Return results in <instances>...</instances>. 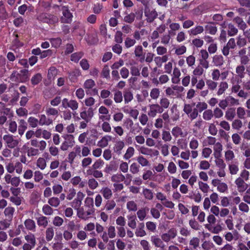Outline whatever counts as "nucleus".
Instances as JSON below:
<instances>
[{"instance_id":"nucleus-1","label":"nucleus","mask_w":250,"mask_h":250,"mask_svg":"<svg viewBox=\"0 0 250 250\" xmlns=\"http://www.w3.org/2000/svg\"><path fill=\"white\" fill-rule=\"evenodd\" d=\"M183 86L178 85H171L167 87L166 90V94L173 98H179L181 96L182 93L184 91Z\"/></svg>"},{"instance_id":"nucleus-2","label":"nucleus","mask_w":250,"mask_h":250,"mask_svg":"<svg viewBox=\"0 0 250 250\" xmlns=\"http://www.w3.org/2000/svg\"><path fill=\"white\" fill-rule=\"evenodd\" d=\"M139 152L144 155L148 156L151 158L158 157L159 151L155 149L146 147L145 146H135Z\"/></svg>"},{"instance_id":"nucleus-3","label":"nucleus","mask_w":250,"mask_h":250,"mask_svg":"<svg viewBox=\"0 0 250 250\" xmlns=\"http://www.w3.org/2000/svg\"><path fill=\"white\" fill-rule=\"evenodd\" d=\"M2 138L5 146L9 148H14L19 145V140L15 139L13 135L5 134L3 136Z\"/></svg>"},{"instance_id":"nucleus-4","label":"nucleus","mask_w":250,"mask_h":250,"mask_svg":"<svg viewBox=\"0 0 250 250\" xmlns=\"http://www.w3.org/2000/svg\"><path fill=\"white\" fill-rule=\"evenodd\" d=\"M21 74H20L17 71L13 72L10 76V79L16 82H24L28 78L27 76L28 70L26 69L22 70L21 71Z\"/></svg>"},{"instance_id":"nucleus-5","label":"nucleus","mask_w":250,"mask_h":250,"mask_svg":"<svg viewBox=\"0 0 250 250\" xmlns=\"http://www.w3.org/2000/svg\"><path fill=\"white\" fill-rule=\"evenodd\" d=\"M62 107L65 109L69 108L72 111H75L79 108V103L76 100H69L67 98H64L62 100Z\"/></svg>"},{"instance_id":"nucleus-6","label":"nucleus","mask_w":250,"mask_h":250,"mask_svg":"<svg viewBox=\"0 0 250 250\" xmlns=\"http://www.w3.org/2000/svg\"><path fill=\"white\" fill-rule=\"evenodd\" d=\"M94 213V212L83 207L77 211L78 217L85 221L87 220Z\"/></svg>"},{"instance_id":"nucleus-7","label":"nucleus","mask_w":250,"mask_h":250,"mask_svg":"<svg viewBox=\"0 0 250 250\" xmlns=\"http://www.w3.org/2000/svg\"><path fill=\"white\" fill-rule=\"evenodd\" d=\"M183 111L191 120L195 119L198 117V112L197 109L193 108L192 106L190 104H185Z\"/></svg>"},{"instance_id":"nucleus-8","label":"nucleus","mask_w":250,"mask_h":250,"mask_svg":"<svg viewBox=\"0 0 250 250\" xmlns=\"http://www.w3.org/2000/svg\"><path fill=\"white\" fill-rule=\"evenodd\" d=\"M38 19L44 22L53 24L58 21V18L47 13H42L38 16Z\"/></svg>"},{"instance_id":"nucleus-9","label":"nucleus","mask_w":250,"mask_h":250,"mask_svg":"<svg viewBox=\"0 0 250 250\" xmlns=\"http://www.w3.org/2000/svg\"><path fill=\"white\" fill-rule=\"evenodd\" d=\"M62 16L61 21L62 23H70L72 21L73 15L67 7L63 6L62 9Z\"/></svg>"},{"instance_id":"nucleus-10","label":"nucleus","mask_w":250,"mask_h":250,"mask_svg":"<svg viewBox=\"0 0 250 250\" xmlns=\"http://www.w3.org/2000/svg\"><path fill=\"white\" fill-rule=\"evenodd\" d=\"M177 235V231L176 229L171 228L167 232L161 235V238L165 242L167 243L175 238Z\"/></svg>"},{"instance_id":"nucleus-11","label":"nucleus","mask_w":250,"mask_h":250,"mask_svg":"<svg viewBox=\"0 0 250 250\" xmlns=\"http://www.w3.org/2000/svg\"><path fill=\"white\" fill-rule=\"evenodd\" d=\"M164 109L158 104H151L149 105L148 116L150 117H155L157 113H161Z\"/></svg>"},{"instance_id":"nucleus-12","label":"nucleus","mask_w":250,"mask_h":250,"mask_svg":"<svg viewBox=\"0 0 250 250\" xmlns=\"http://www.w3.org/2000/svg\"><path fill=\"white\" fill-rule=\"evenodd\" d=\"M49 154L47 152L42 154V157H39L36 161L37 167L41 170L44 169L47 166V159H48Z\"/></svg>"},{"instance_id":"nucleus-13","label":"nucleus","mask_w":250,"mask_h":250,"mask_svg":"<svg viewBox=\"0 0 250 250\" xmlns=\"http://www.w3.org/2000/svg\"><path fill=\"white\" fill-rule=\"evenodd\" d=\"M80 115L82 119L88 123L90 121L94 116L93 109L92 107H89L87 110H84L80 112Z\"/></svg>"},{"instance_id":"nucleus-14","label":"nucleus","mask_w":250,"mask_h":250,"mask_svg":"<svg viewBox=\"0 0 250 250\" xmlns=\"http://www.w3.org/2000/svg\"><path fill=\"white\" fill-rule=\"evenodd\" d=\"M64 138L68 140L69 142L64 141L61 145L60 148L63 151L67 150L69 147L73 146L74 141V137L71 135H67Z\"/></svg>"},{"instance_id":"nucleus-15","label":"nucleus","mask_w":250,"mask_h":250,"mask_svg":"<svg viewBox=\"0 0 250 250\" xmlns=\"http://www.w3.org/2000/svg\"><path fill=\"white\" fill-rule=\"evenodd\" d=\"M39 125L41 126H49L52 124L53 120L50 117L44 114H41L39 116Z\"/></svg>"},{"instance_id":"nucleus-16","label":"nucleus","mask_w":250,"mask_h":250,"mask_svg":"<svg viewBox=\"0 0 250 250\" xmlns=\"http://www.w3.org/2000/svg\"><path fill=\"white\" fill-rule=\"evenodd\" d=\"M150 240L152 243L155 247L164 249L165 245L162 238H160L157 235H152L150 237Z\"/></svg>"},{"instance_id":"nucleus-17","label":"nucleus","mask_w":250,"mask_h":250,"mask_svg":"<svg viewBox=\"0 0 250 250\" xmlns=\"http://www.w3.org/2000/svg\"><path fill=\"white\" fill-rule=\"evenodd\" d=\"M235 183L238 188V190L240 192H243L248 188V185L240 177L236 179Z\"/></svg>"},{"instance_id":"nucleus-18","label":"nucleus","mask_w":250,"mask_h":250,"mask_svg":"<svg viewBox=\"0 0 250 250\" xmlns=\"http://www.w3.org/2000/svg\"><path fill=\"white\" fill-rule=\"evenodd\" d=\"M112 140V136L108 135H106L103 136L101 140L97 143V146L99 147L104 148L107 146L108 143Z\"/></svg>"},{"instance_id":"nucleus-19","label":"nucleus","mask_w":250,"mask_h":250,"mask_svg":"<svg viewBox=\"0 0 250 250\" xmlns=\"http://www.w3.org/2000/svg\"><path fill=\"white\" fill-rule=\"evenodd\" d=\"M213 155L214 157L222 156V152L223 150V146L222 144L219 142H217L213 146Z\"/></svg>"},{"instance_id":"nucleus-20","label":"nucleus","mask_w":250,"mask_h":250,"mask_svg":"<svg viewBox=\"0 0 250 250\" xmlns=\"http://www.w3.org/2000/svg\"><path fill=\"white\" fill-rule=\"evenodd\" d=\"M204 30V28L203 26L197 25L188 30V32L190 36H196L203 33Z\"/></svg>"},{"instance_id":"nucleus-21","label":"nucleus","mask_w":250,"mask_h":250,"mask_svg":"<svg viewBox=\"0 0 250 250\" xmlns=\"http://www.w3.org/2000/svg\"><path fill=\"white\" fill-rule=\"evenodd\" d=\"M105 199H110L113 195L112 190L108 187H103L100 190Z\"/></svg>"},{"instance_id":"nucleus-22","label":"nucleus","mask_w":250,"mask_h":250,"mask_svg":"<svg viewBox=\"0 0 250 250\" xmlns=\"http://www.w3.org/2000/svg\"><path fill=\"white\" fill-rule=\"evenodd\" d=\"M205 228L212 233L218 234L222 230V227L219 225L213 226L210 225H205Z\"/></svg>"},{"instance_id":"nucleus-23","label":"nucleus","mask_w":250,"mask_h":250,"mask_svg":"<svg viewBox=\"0 0 250 250\" xmlns=\"http://www.w3.org/2000/svg\"><path fill=\"white\" fill-rule=\"evenodd\" d=\"M127 218L128 219L127 225L128 227L132 229H135L137 226L136 216L134 215H129L127 216Z\"/></svg>"},{"instance_id":"nucleus-24","label":"nucleus","mask_w":250,"mask_h":250,"mask_svg":"<svg viewBox=\"0 0 250 250\" xmlns=\"http://www.w3.org/2000/svg\"><path fill=\"white\" fill-rule=\"evenodd\" d=\"M228 83L225 81H222L219 83L218 85V91L217 94L218 96H220L225 93L226 90L228 88Z\"/></svg>"},{"instance_id":"nucleus-25","label":"nucleus","mask_w":250,"mask_h":250,"mask_svg":"<svg viewBox=\"0 0 250 250\" xmlns=\"http://www.w3.org/2000/svg\"><path fill=\"white\" fill-rule=\"evenodd\" d=\"M83 207L87 208L95 212V209L94 208L93 199L91 197H86L84 200V205Z\"/></svg>"},{"instance_id":"nucleus-26","label":"nucleus","mask_w":250,"mask_h":250,"mask_svg":"<svg viewBox=\"0 0 250 250\" xmlns=\"http://www.w3.org/2000/svg\"><path fill=\"white\" fill-rule=\"evenodd\" d=\"M19 124L18 133L20 135L22 136L27 128V125L26 122L23 119L19 120Z\"/></svg>"},{"instance_id":"nucleus-27","label":"nucleus","mask_w":250,"mask_h":250,"mask_svg":"<svg viewBox=\"0 0 250 250\" xmlns=\"http://www.w3.org/2000/svg\"><path fill=\"white\" fill-rule=\"evenodd\" d=\"M26 229L28 230L35 231L36 229L35 222L32 219H26L24 223Z\"/></svg>"},{"instance_id":"nucleus-28","label":"nucleus","mask_w":250,"mask_h":250,"mask_svg":"<svg viewBox=\"0 0 250 250\" xmlns=\"http://www.w3.org/2000/svg\"><path fill=\"white\" fill-rule=\"evenodd\" d=\"M224 61L222 56L215 55L212 59V63L216 66H221L224 63Z\"/></svg>"},{"instance_id":"nucleus-29","label":"nucleus","mask_w":250,"mask_h":250,"mask_svg":"<svg viewBox=\"0 0 250 250\" xmlns=\"http://www.w3.org/2000/svg\"><path fill=\"white\" fill-rule=\"evenodd\" d=\"M236 115L235 110L233 108H229L225 112V118L228 121H232Z\"/></svg>"},{"instance_id":"nucleus-30","label":"nucleus","mask_w":250,"mask_h":250,"mask_svg":"<svg viewBox=\"0 0 250 250\" xmlns=\"http://www.w3.org/2000/svg\"><path fill=\"white\" fill-rule=\"evenodd\" d=\"M213 23V22H211L209 24H207L205 26L206 32L211 35H215L217 31V27L211 24Z\"/></svg>"},{"instance_id":"nucleus-31","label":"nucleus","mask_w":250,"mask_h":250,"mask_svg":"<svg viewBox=\"0 0 250 250\" xmlns=\"http://www.w3.org/2000/svg\"><path fill=\"white\" fill-rule=\"evenodd\" d=\"M199 189L204 193H208L209 190V186L206 183L202 181L198 182Z\"/></svg>"},{"instance_id":"nucleus-32","label":"nucleus","mask_w":250,"mask_h":250,"mask_svg":"<svg viewBox=\"0 0 250 250\" xmlns=\"http://www.w3.org/2000/svg\"><path fill=\"white\" fill-rule=\"evenodd\" d=\"M125 146V143L123 141H117L114 147V150L118 154L121 153L122 150Z\"/></svg>"},{"instance_id":"nucleus-33","label":"nucleus","mask_w":250,"mask_h":250,"mask_svg":"<svg viewBox=\"0 0 250 250\" xmlns=\"http://www.w3.org/2000/svg\"><path fill=\"white\" fill-rule=\"evenodd\" d=\"M221 157L222 156H219L216 157H214V162L215 165L218 168H226V165Z\"/></svg>"},{"instance_id":"nucleus-34","label":"nucleus","mask_w":250,"mask_h":250,"mask_svg":"<svg viewBox=\"0 0 250 250\" xmlns=\"http://www.w3.org/2000/svg\"><path fill=\"white\" fill-rule=\"evenodd\" d=\"M37 224L40 227H46L48 223L47 217L41 216L37 218Z\"/></svg>"},{"instance_id":"nucleus-35","label":"nucleus","mask_w":250,"mask_h":250,"mask_svg":"<svg viewBox=\"0 0 250 250\" xmlns=\"http://www.w3.org/2000/svg\"><path fill=\"white\" fill-rule=\"evenodd\" d=\"M142 193L146 200H151L153 198V193L152 190L149 189L143 188Z\"/></svg>"},{"instance_id":"nucleus-36","label":"nucleus","mask_w":250,"mask_h":250,"mask_svg":"<svg viewBox=\"0 0 250 250\" xmlns=\"http://www.w3.org/2000/svg\"><path fill=\"white\" fill-rule=\"evenodd\" d=\"M15 208L12 207L6 208L4 211V214L9 219L12 220L13 217Z\"/></svg>"},{"instance_id":"nucleus-37","label":"nucleus","mask_w":250,"mask_h":250,"mask_svg":"<svg viewBox=\"0 0 250 250\" xmlns=\"http://www.w3.org/2000/svg\"><path fill=\"white\" fill-rule=\"evenodd\" d=\"M212 153V150L208 147H204L201 151L202 157L204 159H208Z\"/></svg>"},{"instance_id":"nucleus-38","label":"nucleus","mask_w":250,"mask_h":250,"mask_svg":"<svg viewBox=\"0 0 250 250\" xmlns=\"http://www.w3.org/2000/svg\"><path fill=\"white\" fill-rule=\"evenodd\" d=\"M60 199L58 197H52L48 199V204L54 208H57L60 204Z\"/></svg>"},{"instance_id":"nucleus-39","label":"nucleus","mask_w":250,"mask_h":250,"mask_svg":"<svg viewBox=\"0 0 250 250\" xmlns=\"http://www.w3.org/2000/svg\"><path fill=\"white\" fill-rule=\"evenodd\" d=\"M234 21L237 24L238 27L241 30H244L247 27L246 23L239 17L235 18Z\"/></svg>"},{"instance_id":"nucleus-40","label":"nucleus","mask_w":250,"mask_h":250,"mask_svg":"<svg viewBox=\"0 0 250 250\" xmlns=\"http://www.w3.org/2000/svg\"><path fill=\"white\" fill-rule=\"evenodd\" d=\"M216 143V139L215 137L209 136L204 140L203 145V146H214Z\"/></svg>"},{"instance_id":"nucleus-41","label":"nucleus","mask_w":250,"mask_h":250,"mask_svg":"<svg viewBox=\"0 0 250 250\" xmlns=\"http://www.w3.org/2000/svg\"><path fill=\"white\" fill-rule=\"evenodd\" d=\"M95 86V83L92 79L86 80L83 83V87L86 90H89L93 88Z\"/></svg>"},{"instance_id":"nucleus-42","label":"nucleus","mask_w":250,"mask_h":250,"mask_svg":"<svg viewBox=\"0 0 250 250\" xmlns=\"http://www.w3.org/2000/svg\"><path fill=\"white\" fill-rule=\"evenodd\" d=\"M24 238L27 241V243L30 244L34 246L36 245V239L35 235L31 233L25 236Z\"/></svg>"},{"instance_id":"nucleus-43","label":"nucleus","mask_w":250,"mask_h":250,"mask_svg":"<svg viewBox=\"0 0 250 250\" xmlns=\"http://www.w3.org/2000/svg\"><path fill=\"white\" fill-rule=\"evenodd\" d=\"M39 150L38 148L30 147H28L27 150V155L28 157H33L39 154Z\"/></svg>"},{"instance_id":"nucleus-44","label":"nucleus","mask_w":250,"mask_h":250,"mask_svg":"<svg viewBox=\"0 0 250 250\" xmlns=\"http://www.w3.org/2000/svg\"><path fill=\"white\" fill-rule=\"evenodd\" d=\"M137 161L138 163L142 167L149 166L150 164L149 161L142 155H140L137 157Z\"/></svg>"},{"instance_id":"nucleus-45","label":"nucleus","mask_w":250,"mask_h":250,"mask_svg":"<svg viewBox=\"0 0 250 250\" xmlns=\"http://www.w3.org/2000/svg\"><path fill=\"white\" fill-rule=\"evenodd\" d=\"M125 177L121 173H117L111 176V180L112 182L119 183L124 181Z\"/></svg>"},{"instance_id":"nucleus-46","label":"nucleus","mask_w":250,"mask_h":250,"mask_svg":"<svg viewBox=\"0 0 250 250\" xmlns=\"http://www.w3.org/2000/svg\"><path fill=\"white\" fill-rule=\"evenodd\" d=\"M58 74V70L54 67H51L48 72V78L50 80H54Z\"/></svg>"},{"instance_id":"nucleus-47","label":"nucleus","mask_w":250,"mask_h":250,"mask_svg":"<svg viewBox=\"0 0 250 250\" xmlns=\"http://www.w3.org/2000/svg\"><path fill=\"white\" fill-rule=\"evenodd\" d=\"M137 215L140 221H143L146 216V210L145 208H142L137 212Z\"/></svg>"},{"instance_id":"nucleus-48","label":"nucleus","mask_w":250,"mask_h":250,"mask_svg":"<svg viewBox=\"0 0 250 250\" xmlns=\"http://www.w3.org/2000/svg\"><path fill=\"white\" fill-rule=\"evenodd\" d=\"M126 208L129 211H136L137 210V204L134 201H130L126 203Z\"/></svg>"},{"instance_id":"nucleus-49","label":"nucleus","mask_w":250,"mask_h":250,"mask_svg":"<svg viewBox=\"0 0 250 250\" xmlns=\"http://www.w3.org/2000/svg\"><path fill=\"white\" fill-rule=\"evenodd\" d=\"M46 239L47 241H51L53 238L54 231L53 227L48 228L45 232Z\"/></svg>"},{"instance_id":"nucleus-50","label":"nucleus","mask_w":250,"mask_h":250,"mask_svg":"<svg viewBox=\"0 0 250 250\" xmlns=\"http://www.w3.org/2000/svg\"><path fill=\"white\" fill-rule=\"evenodd\" d=\"M213 117V111L211 109H206L203 113V118L206 121L210 120Z\"/></svg>"},{"instance_id":"nucleus-51","label":"nucleus","mask_w":250,"mask_h":250,"mask_svg":"<svg viewBox=\"0 0 250 250\" xmlns=\"http://www.w3.org/2000/svg\"><path fill=\"white\" fill-rule=\"evenodd\" d=\"M210 164L207 160H202L200 162L198 167L201 170H206L209 168Z\"/></svg>"},{"instance_id":"nucleus-52","label":"nucleus","mask_w":250,"mask_h":250,"mask_svg":"<svg viewBox=\"0 0 250 250\" xmlns=\"http://www.w3.org/2000/svg\"><path fill=\"white\" fill-rule=\"evenodd\" d=\"M45 112L47 116H58L59 114L58 110L57 109L51 107L47 108L45 110Z\"/></svg>"},{"instance_id":"nucleus-53","label":"nucleus","mask_w":250,"mask_h":250,"mask_svg":"<svg viewBox=\"0 0 250 250\" xmlns=\"http://www.w3.org/2000/svg\"><path fill=\"white\" fill-rule=\"evenodd\" d=\"M135 152L134 148L132 146H129L127 149L124 155V158L125 160H128L131 158Z\"/></svg>"},{"instance_id":"nucleus-54","label":"nucleus","mask_w":250,"mask_h":250,"mask_svg":"<svg viewBox=\"0 0 250 250\" xmlns=\"http://www.w3.org/2000/svg\"><path fill=\"white\" fill-rule=\"evenodd\" d=\"M234 157V153L232 150H228L225 152V158L227 162L232 161Z\"/></svg>"},{"instance_id":"nucleus-55","label":"nucleus","mask_w":250,"mask_h":250,"mask_svg":"<svg viewBox=\"0 0 250 250\" xmlns=\"http://www.w3.org/2000/svg\"><path fill=\"white\" fill-rule=\"evenodd\" d=\"M49 41L52 46L55 48L60 47L62 42V39L60 38H51L49 39Z\"/></svg>"},{"instance_id":"nucleus-56","label":"nucleus","mask_w":250,"mask_h":250,"mask_svg":"<svg viewBox=\"0 0 250 250\" xmlns=\"http://www.w3.org/2000/svg\"><path fill=\"white\" fill-rule=\"evenodd\" d=\"M144 228V225L142 224V227H139L136 229L135 233L137 237H144L146 235Z\"/></svg>"},{"instance_id":"nucleus-57","label":"nucleus","mask_w":250,"mask_h":250,"mask_svg":"<svg viewBox=\"0 0 250 250\" xmlns=\"http://www.w3.org/2000/svg\"><path fill=\"white\" fill-rule=\"evenodd\" d=\"M28 123L30 126L33 128L36 127L38 125H39V120L34 117H30L28 119Z\"/></svg>"},{"instance_id":"nucleus-58","label":"nucleus","mask_w":250,"mask_h":250,"mask_svg":"<svg viewBox=\"0 0 250 250\" xmlns=\"http://www.w3.org/2000/svg\"><path fill=\"white\" fill-rule=\"evenodd\" d=\"M17 124L14 121H10L8 123V130L12 133H15L17 130Z\"/></svg>"},{"instance_id":"nucleus-59","label":"nucleus","mask_w":250,"mask_h":250,"mask_svg":"<svg viewBox=\"0 0 250 250\" xmlns=\"http://www.w3.org/2000/svg\"><path fill=\"white\" fill-rule=\"evenodd\" d=\"M229 105L234 106L239 104V102L238 99H235L232 96H229L226 97Z\"/></svg>"},{"instance_id":"nucleus-60","label":"nucleus","mask_w":250,"mask_h":250,"mask_svg":"<svg viewBox=\"0 0 250 250\" xmlns=\"http://www.w3.org/2000/svg\"><path fill=\"white\" fill-rule=\"evenodd\" d=\"M228 34L230 36H233L236 35L238 32L237 29L232 24L229 23L228 25Z\"/></svg>"},{"instance_id":"nucleus-61","label":"nucleus","mask_w":250,"mask_h":250,"mask_svg":"<svg viewBox=\"0 0 250 250\" xmlns=\"http://www.w3.org/2000/svg\"><path fill=\"white\" fill-rule=\"evenodd\" d=\"M87 184L89 188L92 190L96 189L99 185L98 182L93 178L88 179Z\"/></svg>"},{"instance_id":"nucleus-62","label":"nucleus","mask_w":250,"mask_h":250,"mask_svg":"<svg viewBox=\"0 0 250 250\" xmlns=\"http://www.w3.org/2000/svg\"><path fill=\"white\" fill-rule=\"evenodd\" d=\"M43 213L46 215H51L53 213V208L49 205H44L42 208Z\"/></svg>"},{"instance_id":"nucleus-63","label":"nucleus","mask_w":250,"mask_h":250,"mask_svg":"<svg viewBox=\"0 0 250 250\" xmlns=\"http://www.w3.org/2000/svg\"><path fill=\"white\" fill-rule=\"evenodd\" d=\"M237 115L239 119H244L245 118L246 111L244 107H239L237 108Z\"/></svg>"},{"instance_id":"nucleus-64","label":"nucleus","mask_w":250,"mask_h":250,"mask_svg":"<svg viewBox=\"0 0 250 250\" xmlns=\"http://www.w3.org/2000/svg\"><path fill=\"white\" fill-rule=\"evenodd\" d=\"M201 246L204 250H211L214 247V245L212 242L208 241H204Z\"/></svg>"}]
</instances>
